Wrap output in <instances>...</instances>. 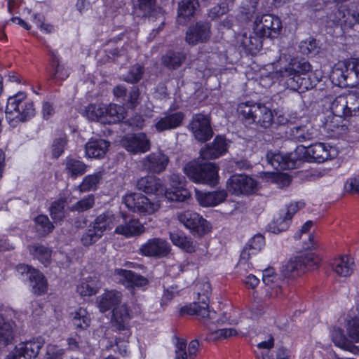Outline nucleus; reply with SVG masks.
<instances>
[{
	"mask_svg": "<svg viewBox=\"0 0 359 359\" xmlns=\"http://www.w3.org/2000/svg\"><path fill=\"white\" fill-rule=\"evenodd\" d=\"M122 146L132 154L145 153L150 149V140L144 133L128 135L121 140Z\"/></svg>",
	"mask_w": 359,
	"mask_h": 359,
	"instance_id": "obj_13",
	"label": "nucleus"
},
{
	"mask_svg": "<svg viewBox=\"0 0 359 359\" xmlns=\"http://www.w3.org/2000/svg\"><path fill=\"white\" fill-rule=\"evenodd\" d=\"M186 348L187 341L184 339H177L175 344V359H188L189 357Z\"/></svg>",
	"mask_w": 359,
	"mask_h": 359,
	"instance_id": "obj_64",
	"label": "nucleus"
},
{
	"mask_svg": "<svg viewBox=\"0 0 359 359\" xmlns=\"http://www.w3.org/2000/svg\"><path fill=\"white\" fill-rule=\"evenodd\" d=\"M165 198L170 201H185L191 196L186 189H181V187L175 188L174 190L167 189L163 193Z\"/></svg>",
	"mask_w": 359,
	"mask_h": 359,
	"instance_id": "obj_51",
	"label": "nucleus"
},
{
	"mask_svg": "<svg viewBox=\"0 0 359 359\" xmlns=\"http://www.w3.org/2000/svg\"><path fill=\"white\" fill-rule=\"evenodd\" d=\"M271 65H278L280 67H310V63L303 57L292 56L291 55L283 54L280 55L276 62L270 63Z\"/></svg>",
	"mask_w": 359,
	"mask_h": 359,
	"instance_id": "obj_36",
	"label": "nucleus"
},
{
	"mask_svg": "<svg viewBox=\"0 0 359 359\" xmlns=\"http://www.w3.org/2000/svg\"><path fill=\"white\" fill-rule=\"evenodd\" d=\"M340 337L338 339L337 337H333V341L336 346L340 347L346 351H350L353 354H359V348L355 346L351 342L348 341L340 332Z\"/></svg>",
	"mask_w": 359,
	"mask_h": 359,
	"instance_id": "obj_58",
	"label": "nucleus"
},
{
	"mask_svg": "<svg viewBox=\"0 0 359 359\" xmlns=\"http://www.w3.org/2000/svg\"><path fill=\"white\" fill-rule=\"evenodd\" d=\"M101 287L96 277H88L82 279L77 285V292L81 296H92L95 294Z\"/></svg>",
	"mask_w": 359,
	"mask_h": 359,
	"instance_id": "obj_37",
	"label": "nucleus"
},
{
	"mask_svg": "<svg viewBox=\"0 0 359 359\" xmlns=\"http://www.w3.org/2000/svg\"><path fill=\"white\" fill-rule=\"evenodd\" d=\"M266 159L276 170H287L295 168L301 162L297 153L283 154L280 152H268Z\"/></svg>",
	"mask_w": 359,
	"mask_h": 359,
	"instance_id": "obj_10",
	"label": "nucleus"
},
{
	"mask_svg": "<svg viewBox=\"0 0 359 359\" xmlns=\"http://www.w3.org/2000/svg\"><path fill=\"white\" fill-rule=\"evenodd\" d=\"M184 172L194 182L214 187L219 182V167L211 162L192 161L184 167Z\"/></svg>",
	"mask_w": 359,
	"mask_h": 359,
	"instance_id": "obj_3",
	"label": "nucleus"
},
{
	"mask_svg": "<svg viewBox=\"0 0 359 359\" xmlns=\"http://www.w3.org/2000/svg\"><path fill=\"white\" fill-rule=\"evenodd\" d=\"M63 165L65 166L64 172L68 177L72 179H76L83 175L90 168L84 162L73 157H67L65 160Z\"/></svg>",
	"mask_w": 359,
	"mask_h": 359,
	"instance_id": "obj_25",
	"label": "nucleus"
},
{
	"mask_svg": "<svg viewBox=\"0 0 359 359\" xmlns=\"http://www.w3.org/2000/svg\"><path fill=\"white\" fill-rule=\"evenodd\" d=\"M102 179V172H97L93 174L85 176L81 182L76 187V189L81 193L95 191L98 187Z\"/></svg>",
	"mask_w": 359,
	"mask_h": 359,
	"instance_id": "obj_39",
	"label": "nucleus"
},
{
	"mask_svg": "<svg viewBox=\"0 0 359 359\" xmlns=\"http://www.w3.org/2000/svg\"><path fill=\"white\" fill-rule=\"evenodd\" d=\"M98 231L104 235L107 231L111 230L117 223V217L110 211H107L99 215L90 222Z\"/></svg>",
	"mask_w": 359,
	"mask_h": 359,
	"instance_id": "obj_32",
	"label": "nucleus"
},
{
	"mask_svg": "<svg viewBox=\"0 0 359 359\" xmlns=\"http://www.w3.org/2000/svg\"><path fill=\"white\" fill-rule=\"evenodd\" d=\"M104 107L97 104L88 105L85 111L86 117L93 121H104Z\"/></svg>",
	"mask_w": 359,
	"mask_h": 359,
	"instance_id": "obj_54",
	"label": "nucleus"
},
{
	"mask_svg": "<svg viewBox=\"0 0 359 359\" xmlns=\"http://www.w3.org/2000/svg\"><path fill=\"white\" fill-rule=\"evenodd\" d=\"M30 286L34 294L40 295L47 290V283L43 275L38 270L33 269L29 276Z\"/></svg>",
	"mask_w": 359,
	"mask_h": 359,
	"instance_id": "obj_43",
	"label": "nucleus"
},
{
	"mask_svg": "<svg viewBox=\"0 0 359 359\" xmlns=\"http://www.w3.org/2000/svg\"><path fill=\"white\" fill-rule=\"evenodd\" d=\"M130 336V331L125 332L123 337H116L115 344L121 355H126L128 353V338Z\"/></svg>",
	"mask_w": 359,
	"mask_h": 359,
	"instance_id": "obj_63",
	"label": "nucleus"
},
{
	"mask_svg": "<svg viewBox=\"0 0 359 359\" xmlns=\"http://www.w3.org/2000/svg\"><path fill=\"white\" fill-rule=\"evenodd\" d=\"M68 348L72 351H79L88 356L94 355L93 349L86 341L77 340L76 338L70 337L67 339Z\"/></svg>",
	"mask_w": 359,
	"mask_h": 359,
	"instance_id": "obj_49",
	"label": "nucleus"
},
{
	"mask_svg": "<svg viewBox=\"0 0 359 359\" xmlns=\"http://www.w3.org/2000/svg\"><path fill=\"white\" fill-rule=\"evenodd\" d=\"M130 315L126 304L114 308L112 311L111 324L117 331H130Z\"/></svg>",
	"mask_w": 359,
	"mask_h": 359,
	"instance_id": "obj_18",
	"label": "nucleus"
},
{
	"mask_svg": "<svg viewBox=\"0 0 359 359\" xmlns=\"http://www.w3.org/2000/svg\"><path fill=\"white\" fill-rule=\"evenodd\" d=\"M95 205V196L93 194L88 195L72 205L69 210L78 212H83L93 208Z\"/></svg>",
	"mask_w": 359,
	"mask_h": 359,
	"instance_id": "obj_53",
	"label": "nucleus"
},
{
	"mask_svg": "<svg viewBox=\"0 0 359 359\" xmlns=\"http://www.w3.org/2000/svg\"><path fill=\"white\" fill-rule=\"evenodd\" d=\"M189 128L195 138L200 142H206L212 137L213 132L210 119L204 114L194 115L189 124Z\"/></svg>",
	"mask_w": 359,
	"mask_h": 359,
	"instance_id": "obj_11",
	"label": "nucleus"
},
{
	"mask_svg": "<svg viewBox=\"0 0 359 359\" xmlns=\"http://www.w3.org/2000/svg\"><path fill=\"white\" fill-rule=\"evenodd\" d=\"M133 271L129 270L116 269L113 276L118 282L127 287H130L131 279L133 277Z\"/></svg>",
	"mask_w": 359,
	"mask_h": 359,
	"instance_id": "obj_57",
	"label": "nucleus"
},
{
	"mask_svg": "<svg viewBox=\"0 0 359 359\" xmlns=\"http://www.w3.org/2000/svg\"><path fill=\"white\" fill-rule=\"evenodd\" d=\"M180 313L181 316L196 315L201 318L212 319L214 318L215 312L210 311L208 303L203 300L201 302H194L181 308Z\"/></svg>",
	"mask_w": 359,
	"mask_h": 359,
	"instance_id": "obj_21",
	"label": "nucleus"
},
{
	"mask_svg": "<svg viewBox=\"0 0 359 359\" xmlns=\"http://www.w3.org/2000/svg\"><path fill=\"white\" fill-rule=\"evenodd\" d=\"M28 249L29 253L44 266H47L50 263L52 251L48 248L36 243L29 245Z\"/></svg>",
	"mask_w": 359,
	"mask_h": 359,
	"instance_id": "obj_41",
	"label": "nucleus"
},
{
	"mask_svg": "<svg viewBox=\"0 0 359 359\" xmlns=\"http://www.w3.org/2000/svg\"><path fill=\"white\" fill-rule=\"evenodd\" d=\"M263 11L262 7L259 4V0H245L240 8V18L245 21H250L252 18L259 16Z\"/></svg>",
	"mask_w": 359,
	"mask_h": 359,
	"instance_id": "obj_33",
	"label": "nucleus"
},
{
	"mask_svg": "<svg viewBox=\"0 0 359 359\" xmlns=\"http://www.w3.org/2000/svg\"><path fill=\"white\" fill-rule=\"evenodd\" d=\"M168 163V156L162 152H154L142 159V167L146 172L159 174L165 170Z\"/></svg>",
	"mask_w": 359,
	"mask_h": 359,
	"instance_id": "obj_14",
	"label": "nucleus"
},
{
	"mask_svg": "<svg viewBox=\"0 0 359 359\" xmlns=\"http://www.w3.org/2000/svg\"><path fill=\"white\" fill-rule=\"evenodd\" d=\"M299 49L303 55L314 56L319 53L320 46L316 39L309 37L300 42Z\"/></svg>",
	"mask_w": 359,
	"mask_h": 359,
	"instance_id": "obj_46",
	"label": "nucleus"
},
{
	"mask_svg": "<svg viewBox=\"0 0 359 359\" xmlns=\"http://www.w3.org/2000/svg\"><path fill=\"white\" fill-rule=\"evenodd\" d=\"M43 344V342L41 340L34 339L32 340L21 342L15 347L18 349L24 359H34L38 355Z\"/></svg>",
	"mask_w": 359,
	"mask_h": 359,
	"instance_id": "obj_30",
	"label": "nucleus"
},
{
	"mask_svg": "<svg viewBox=\"0 0 359 359\" xmlns=\"http://www.w3.org/2000/svg\"><path fill=\"white\" fill-rule=\"evenodd\" d=\"M282 28L280 20L273 15L262 14L257 16L253 24V34L267 37L277 36Z\"/></svg>",
	"mask_w": 359,
	"mask_h": 359,
	"instance_id": "obj_6",
	"label": "nucleus"
},
{
	"mask_svg": "<svg viewBox=\"0 0 359 359\" xmlns=\"http://www.w3.org/2000/svg\"><path fill=\"white\" fill-rule=\"evenodd\" d=\"M127 208L135 212L151 215L160 208L158 203H154L141 194L131 193L123 198Z\"/></svg>",
	"mask_w": 359,
	"mask_h": 359,
	"instance_id": "obj_7",
	"label": "nucleus"
},
{
	"mask_svg": "<svg viewBox=\"0 0 359 359\" xmlns=\"http://www.w3.org/2000/svg\"><path fill=\"white\" fill-rule=\"evenodd\" d=\"M331 110L333 114L332 120L327 123V126L334 130L340 126L338 119H348L353 116H359V93L351 92L346 95L337 97L331 104Z\"/></svg>",
	"mask_w": 359,
	"mask_h": 359,
	"instance_id": "obj_1",
	"label": "nucleus"
},
{
	"mask_svg": "<svg viewBox=\"0 0 359 359\" xmlns=\"http://www.w3.org/2000/svg\"><path fill=\"white\" fill-rule=\"evenodd\" d=\"M304 202L298 201L290 203L285 210H283L280 216L275 219L270 224V229H272L275 233L283 231L290 226V221L294 215L301 208L304 207Z\"/></svg>",
	"mask_w": 359,
	"mask_h": 359,
	"instance_id": "obj_12",
	"label": "nucleus"
},
{
	"mask_svg": "<svg viewBox=\"0 0 359 359\" xmlns=\"http://www.w3.org/2000/svg\"><path fill=\"white\" fill-rule=\"evenodd\" d=\"M35 223L37 231L43 235L50 233L54 228L48 217L43 215H38L35 218Z\"/></svg>",
	"mask_w": 359,
	"mask_h": 359,
	"instance_id": "obj_55",
	"label": "nucleus"
},
{
	"mask_svg": "<svg viewBox=\"0 0 359 359\" xmlns=\"http://www.w3.org/2000/svg\"><path fill=\"white\" fill-rule=\"evenodd\" d=\"M102 236L103 234L101 233V231H98L97 229L93 226V224L90 223L88 229L82 235L81 241L83 245L88 247L97 242Z\"/></svg>",
	"mask_w": 359,
	"mask_h": 359,
	"instance_id": "obj_47",
	"label": "nucleus"
},
{
	"mask_svg": "<svg viewBox=\"0 0 359 359\" xmlns=\"http://www.w3.org/2000/svg\"><path fill=\"white\" fill-rule=\"evenodd\" d=\"M309 257H295L292 258L283 266V271L285 276L294 278L304 271L306 264H308Z\"/></svg>",
	"mask_w": 359,
	"mask_h": 359,
	"instance_id": "obj_28",
	"label": "nucleus"
},
{
	"mask_svg": "<svg viewBox=\"0 0 359 359\" xmlns=\"http://www.w3.org/2000/svg\"><path fill=\"white\" fill-rule=\"evenodd\" d=\"M72 322L76 328L84 330L89 326L90 318L86 310L80 308L74 313Z\"/></svg>",
	"mask_w": 359,
	"mask_h": 359,
	"instance_id": "obj_50",
	"label": "nucleus"
},
{
	"mask_svg": "<svg viewBox=\"0 0 359 359\" xmlns=\"http://www.w3.org/2000/svg\"><path fill=\"white\" fill-rule=\"evenodd\" d=\"M144 231V226L137 219H130L125 224L118 225L115 229L116 234L126 238L139 236Z\"/></svg>",
	"mask_w": 359,
	"mask_h": 359,
	"instance_id": "obj_29",
	"label": "nucleus"
},
{
	"mask_svg": "<svg viewBox=\"0 0 359 359\" xmlns=\"http://www.w3.org/2000/svg\"><path fill=\"white\" fill-rule=\"evenodd\" d=\"M263 39L253 33L249 35L244 33L238 35L237 43L246 53L254 55L262 48Z\"/></svg>",
	"mask_w": 359,
	"mask_h": 359,
	"instance_id": "obj_22",
	"label": "nucleus"
},
{
	"mask_svg": "<svg viewBox=\"0 0 359 359\" xmlns=\"http://www.w3.org/2000/svg\"><path fill=\"white\" fill-rule=\"evenodd\" d=\"M262 281L264 284L266 297L268 298H276L282 296L281 279L278 276H276L275 278H262Z\"/></svg>",
	"mask_w": 359,
	"mask_h": 359,
	"instance_id": "obj_42",
	"label": "nucleus"
},
{
	"mask_svg": "<svg viewBox=\"0 0 359 359\" xmlns=\"http://www.w3.org/2000/svg\"><path fill=\"white\" fill-rule=\"evenodd\" d=\"M138 190L146 194H163V185L159 178L154 176H147L139 179L136 183Z\"/></svg>",
	"mask_w": 359,
	"mask_h": 359,
	"instance_id": "obj_23",
	"label": "nucleus"
},
{
	"mask_svg": "<svg viewBox=\"0 0 359 359\" xmlns=\"http://www.w3.org/2000/svg\"><path fill=\"white\" fill-rule=\"evenodd\" d=\"M227 197L225 190L212 192L196 191V198L198 203L203 207H212L224 202Z\"/></svg>",
	"mask_w": 359,
	"mask_h": 359,
	"instance_id": "obj_20",
	"label": "nucleus"
},
{
	"mask_svg": "<svg viewBox=\"0 0 359 359\" xmlns=\"http://www.w3.org/2000/svg\"><path fill=\"white\" fill-rule=\"evenodd\" d=\"M3 311L4 306L0 305V344L7 346L14 337V323L4 316Z\"/></svg>",
	"mask_w": 359,
	"mask_h": 359,
	"instance_id": "obj_31",
	"label": "nucleus"
},
{
	"mask_svg": "<svg viewBox=\"0 0 359 359\" xmlns=\"http://www.w3.org/2000/svg\"><path fill=\"white\" fill-rule=\"evenodd\" d=\"M333 270L340 276H351L354 269L353 259L347 255L335 259L332 263Z\"/></svg>",
	"mask_w": 359,
	"mask_h": 359,
	"instance_id": "obj_35",
	"label": "nucleus"
},
{
	"mask_svg": "<svg viewBox=\"0 0 359 359\" xmlns=\"http://www.w3.org/2000/svg\"><path fill=\"white\" fill-rule=\"evenodd\" d=\"M336 18L337 22L344 27L351 28L355 23H359V12L358 11L352 13L347 11L346 14L344 11L339 10Z\"/></svg>",
	"mask_w": 359,
	"mask_h": 359,
	"instance_id": "obj_48",
	"label": "nucleus"
},
{
	"mask_svg": "<svg viewBox=\"0 0 359 359\" xmlns=\"http://www.w3.org/2000/svg\"><path fill=\"white\" fill-rule=\"evenodd\" d=\"M122 293L116 290H106L97 297L96 303L100 312L104 313L114 309L122 302Z\"/></svg>",
	"mask_w": 359,
	"mask_h": 359,
	"instance_id": "obj_17",
	"label": "nucleus"
},
{
	"mask_svg": "<svg viewBox=\"0 0 359 359\" xmlns=\"http://www.w3.org/2000/svg\"><path fill=\"white\" fill-rule=\"evenodd\" d=\"M65 202L63 201H55L50 208L51 217L55 222H60L65 217Z\"/></svg>",
	"mask_w": 359,
	"mask_h": 359,
	"instance_id": "obj_60",
	"label": "nucleus"
},
{
	"mask_svg": "<svg viewBox=\"0 0 359 359\" xmlns=\"http://www.w3.org/2000/svg\"><path fill=\"white\" fill-rule=\"evenodd\" d=\"M197 4L196 0H180L177 8L179 23L184 24L187 19L194 15Z\"/></svg>",
	"mask_w": 359,
	"mask_h": 359,
	"instance_id": "obj_38",
	"label": "nucleus"
},
{
	"mask_svg": "<svg viewBox=\"0 0 359 359\" xmlns=\"http://www.w3.org/2000/svg\"><path fill=\"white\" fill-rule=\"evenodd\" d=\"M140 90L137 87L133 86L127 94L123 104H126L128 108L134 109L139 104L140 98Z\"/></svg>",
	"mask_w": 359,
	"mask_h": 359,
	"instance_id": "obj_61",
	"label": "nucleus"
},
{
	"mask_svg": "<svg viewBox=\"0 0 359 359\" xmlns=\"http://www.w3.org/2000/svg\"><path fill=\"white\" fill-rule=\"evenodd\" d=\"M316 130L312 127L300 126L291 129V135L297 141L303 142L313 140L316 136Z\"/></svg>",
	"mask_w": 359,
	"mask_h": 359,
	"instance_id": "obj_44",
	"label": "nucleus"
},
{
	"mask_svg": "<svg viewBox=\"0 0 359 359\" xmlns=\"http://www.w3.org/2000/svg\"><path fill=\"white\" fill-rule=\"evenodd\" d=\"M156 3V0H137L135 8L142 12V15L147 16L154 11Z\"/></svg>",
	"mask_w": 359,
	"mask_h": 359,
	"instance_id": "obj_62",
	"label": "nucleus"
},
{
	"mask_svg": "<svg viewBox=\"0 0 359 359\" xmlns=\"http://www.w3.org/2000/svg\"><path fill=\"white\" fill-rule=\"evenodd\" d=\"M307 69H280L279 71L273 72V79L279 81L285 80V82L290 85L293 82L297 84L302 85V80L305 78L303 77L308 73Z\"/></svg>",
	"mask_w": 359,
	"mask_h": 359,
	"instance_id": "obj_19",
	"label": "nucleus"
},
{
	"mask_svg": "<svg viewBox=\"0 0 359 359\" xmlns=\"http://www.w3.org/2000/svg\"><path fill=\"white\" fill-rule=\"evenodd\" d=\"M170 239L174 245L189 254L196 252L198 247L196 241L184 233L171 232Z\"/></svg>",
	"mask_w": 359,
	"mask_h": 359,
	"instance_id": "obj_27",
	"label": "nucleus"
},
{
	"mask_svg": "<svg viewBox=\"0 0 359 359\" xmlns=\"http://www.w3.org/2000/svg\"><path fill=\"white\" fill-rule=\"evenodd\" d=\"M346 330L348 336L355 342L359 341V318L354 316L347 320Z\"/></svg>",
	"mask_w": 359,
	"mask_h": 359,
	"instance_id": "obj_56",
	"label": "nucleus"
},
{
	"mask_svg": "<svg viewBox=\"0 0 359 359\" xmlns=\"http://www.w3.org/2000/svg\"><path fill=\"white\" fill-rule=\"evenodd\" d=\"M104 121L116 123L121 121L125 117V109L123 107L116 104H110L104 107Z\"/></svg>",
	"mask_w": 359,
	"mask_h": 359,
	"instance_id": "obj_45",
	"label": "nucleus"
},
{
	"mask_svg": "<svg viewBox=\"0 0 359 359\" xmlns=\"http://www.w3.org/2000/svg\"><path fill=\"white\" fill-rule=\"evenodd\" d=\"M109 147V142L102 139L91 140L86 144V154L89 158L103 157Z\"/></svg>",
	"mask_w": 359,
	"mask_h": 359,
	"instance_id": "obj_34",
	"label": "nucleus"
},
{
	"mask_svg": "<svg viewBox=\"0 0 359 359\" xmlns=\"http://www.w3.org/2000/svg\"><path fill=\"white\" fill-rule=\"evenodd\" d=\"M176 217L181 224L198 237L204 236L212 229L210 223L195 211H180L176 214Z\"/></svg>",
	"mask_w": 359,
	"mask_h": 359,
	"instance_id": "obj_5",
	"label": "nucleus"
},
{
	"mask_svg": "<svg viewBox=\"0 0 359 359\" xmlns=\"http://www.w3.org/2000/svg\"><path fill=\"white\" fill-rule=\"evenodd\" d=\"M256 186V181L245 175H232L226 182L228 191L236 196L250 194Z\"/></svg>",
	"mask_w": 359,
	"mask_h": 359,
	"instance_id": "obj_8",
	"label": "nucleus"
},
{
	"mask_svg": "<svg viewBox=\"0 0 359 359\" xmlns=\"http://www.w3.org/2000/svg\"><path fill=\"white\" fill-rule=\"evenodd\" d=\"M185 60V55L180 53L169 52L162 57V63L167 67L181 66Z\"/></svg>",
	"mask_w": 359,
	"mask_h": 359,
	"instance_id": "obj_52",
	"label": "nucleus"
},
{
	"mask_svg": "<svg viewBox=\"0 0 359 359\" xmlns=\"http://www.w3.org/2000/svg\"><path fill=\"white\" fill-rule=\"evenodd\" d=\"M184 118L181 111L165 114L156 123L155 127L158 132L172 130L180 126Z\"/></svg>",
	"mask_w": 359,
	"mask_h": 359,
	"instance_id": "obj_26",
	"label": "nucleus"
},
{
	"mask_svg": "<svg viewBox=\"0 0 359 359\" xmlns=\"http://www.w3.org/2000/svg\"><path fill=\"white\" fill-rule=\"evenodd\" d=\"M6 118L11 126L15 127L35 115V108L24 92H19L8 97L5 110Z\"/></svg>",
	"mask_w": 359,
	"mask_h": 359,
	"instance_id": "obj_2",
	"label": "nucleus"
},
{
	"mask_svg": "<svg viewBox=\"0 0 359 359\" xmlns=\"http://www.w3.org/2000/svg\"><path fill=\"white\" fill-rule=\"evenodd\" d=\"M237 334L236 330L232 328H223L219 329L214 332H210L208 337V340H218L222 339H226L231 336H234Z\"/></svg>",
	"mask_w": 359,
	"mask_h": 359,
	"instance_id": "obj_59",
	"label": "nucleus"
},
{
	"mask_svg": "<svg viewBox=\"0 0 359 359\" xmlns=\"http://www.w3.org/2000/svg\"><path fill=\"white\" fill-rule=\"evenodd\" d=\"M237 111L248 124L256 123L264 128H269L273 122L271 110L262 104L242 102L238 104Z\"/></svg>",
	"mask_w": 359,
	"mask_h": 359,
	"instance_id": "obj_4",
	"label": "nucleus"
},
{
	"mask_svg": "<svg viewBox=\"0 0 359 359\" xmlns=\"http://www.w3.org/2000/svg\"><path fill=\"white\" fill-rule=\"evenodd\" d=\"M210 37V26L208 22H199L189 27L186 34V41L190 45L207 41Z\"/></svg>",
	"mask_w": 359,
	"mask_h": 359,
	"instance_id": "obj_16",
	"label": "nucleus"
},
{
	"mask_svg": "<svg viewBox=\"0 0 359 359\" xmlns=\"http://www.w3.org/2000/svg\"><path fill=\"white\" fill-rule=\"evenodd\" d=\"M331 149L325 143H316L309 147L308 154L314 161L320 163L331 158Z\"/></svg>",
	"mask_w": 359,
	"mask_h": 359,
	"instance_id": "obj_40",
	"label": "nucleus"
},
{
	"mask_svg": "<svg viewBox=\"0 0 359 359\" xmlns=\"http://www.w3.org/2000/svg\"><path fill=\"white\" fill-rule=\"evenodd\" d=\"M170 251V243L161 238L149 239L140 248V252L142 255L156 258L167 257Z\"/></svg>",
	"mask_w": 359,
	"mask_h": 359,
	"instance_id": "obj_9",
	"label": "nucleus"
},
{
	"mask_svg": "<svg viewBox=\"0 0 359 359\" xmlns=\"http://www.w3.org/2000/svg\"><path fill=\"white\" fill-rule=\"evenodd\" d=\"M227 150V143L224 137L217 136L211 145H208L201 151V156L203 159H215Z\"/></svg>",
	"mask_w": 359,
	"mask_h": 359,
	"instance_id": "obj_24",
	"label": "nucleus"
},
{
	"mask_svg": "<svg viewBox=\"0 0 359 359\" xmlns=\"http://www.w3.org/2000/svg\"><path fill=\"white\" fill-rule=\"evenodd\" d=\"M274 339L270 337L267 341H264L257 344V348L262 349L260 354H257V357L262 359H291L290 351L280 346L275 350H271L273 346Z\"/></svg>",
	"mask_w": 359,
	"mask_h": 359,
	"instance_id": "obj_15",
	"label": "nucleus"
}]
</instances>
